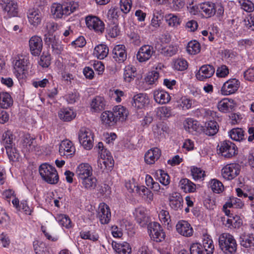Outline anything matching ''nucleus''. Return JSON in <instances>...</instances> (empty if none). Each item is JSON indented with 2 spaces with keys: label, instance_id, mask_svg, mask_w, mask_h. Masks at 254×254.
<instances>
[{
  "label": "nucleus",
  "instance_id": "obj_1",
  "mask_svg": "<svg viewBox=\"0 0 254 254\" xmlns=\"http://www.w3.org/2000/svg\"><path fill=\"white\" fill-rule=\"evenodd\" d=\"M77 7V4L72 2L53 3L51 6V12L55 18H62L73 13Z\"/></svg>",
  "mask_w": 254,
  "mask_h": 254
},
{
  "label": "nucleus",
  "instance_id": "obj_2",
  "mask_svg": "<svg viewBox=\"0 0 254 254\" xmlns=\"http://www.w3.org/2000/svg\"><path fill=\"white\" fill-rule=\"evenodd\" d=\"M220 249L226 254H234L237 250V244L234 237L229 233H223L219 237Z\"/></svg>",
  "mask_w": 254,
  "mask_h": 254
},
{
  "label": "nucleus",
  "instance_id": "obj_3",
  "mask_svg": "<svg viewBox=\"0 0 254 254\" xmlns=\"http://www.w3.org/2000/svg\"><path fill=\"white\" fill-rule=\"evenodd\" d=\"M39 173L42 178L50 184H56L59 181V176L55 168L52 166L44 163L40 165Z\"/></svg>",
  "mask_w": 254,
  "mask_h": 254
},
{
  "label": "nucleus",
  "instance_id": "obj_4",
  "mask_svg": "<svg viewBox=\"0 0 254 254\" xmlns=\"http://www.w3.org/2000/svg\"><path fill=\"white\" fill-rule=\"evenodd\" d=\"M29 57L26 55H18L13 61L14 73L17 78H21L28 70Z\"/></svg>",
  "mask_w": 254,
  "mask_h": 254
},
{
  "label": "nucleus",
  "instance_id": "obj_5",
  "mask_svg": "<svg viewBox=\"0 0 254 254\" xmlns=\"http://www.w3.org/2000/svg\"><path fill=\"white\" fill-rule=\"evenodd\" d=\"M78 139L80 143L87 149H91L93 146V134L92 131L86 127H81L78 132Z\"/></svg>",
  "mask_w": 254,
  "mask_h": 254
},
{
  "label": "nucleus",
  "instance_id": "obj_6",
  "mask_svg": "<svg viewBox=\"0 0 254 254\" xmlns=\"http://www.w3.org/2000/svg\"><path fill=\"white\" fill-rule=\"evenodd\" d=\"M148 232L154 241L160 242L165 240V234L161 226L157 222H152L147 225Z\"/></svg>",
  "mask_w": 254,
  "mask_h": 254
},
{
  "label": "nucleus",
  "instance_id": "obj_7",
  "mask_svg": "<svg viewBox=\"0 0 254 254\" xmlns=\"http://www.w3.org/2000/svg\"><path fill=\"white\" fill-rule=\"evenodd\" d=\"M85 23L87 27L90 30L101 34L105 31V24L98 17L89 15L85 17Z\"/></svg>",
  "mask_w": 254,
  "mask_h": 254
},
{
  "label": "nucleus",
  "instance_id": "obj_8",
  "mask_svg": "<svg viewBox=\"0 0 254 254\" xmlns=\"http://www.w3.org/2000/svg\"><path fill=\"white\" fill-rule=\"evenodd\" d=\"M219 150L222 156L225 158H230L237 154V148L236 145L229 140L220 142L218 145Z\"/></svg>",
  "mask_w": 254,
  "mask_h": 254
},
{
  "label": "nucleus",
  "instance_id": "obj_9",
  "mask_svg": "<svg viewBox=\"0 0 254 254\" xmlns=\"http://www.w3.org/2000/svg\"><path fill=\"white\" fill-rule=\"evenodd\" d=\"M241 166L237 163H231L225 166L221 170L222 176L227 180H232L240 173Z\"/></svg>",
  "mask_w": 254,
  "mask_h": 254
},
{
  "label": "nucleus",
  "instance_id": "obj_10",
  "mask_svg": "<svg viewBox=\"0 0 254 254\" xmlns=\"http://www.w3.org/2000/svg\"><path fill=\"white\" fill-rule=\"evenodd\" d=\"M155 53L153 47L149 45H144L141 46L136 54L137 60L140 62H145L148 61Z\"/></svg>",
  "mask_w": 254,
  "mask_h": 254
},
{
  "label": "nucleus",
  "instance_id": "obj_11",
  "mask_svg": "<svg viewBox=\"0 0 254 254\" xmlns=\"http://www.w3.org/2000/svg\"><path fill=\"white\" fill-rule=\"evenodd\" d=\"M240 86L238 80L233 78L225 82L221 88V93L224 95H228L235 93Z\"/></svg>",
  "mask_w": 254,
  "mask_h": 254
},
{
  "label": "nucleus",
  "instance_id": "obj_12",
  "mask_svg": "<svg viewBox=\"0 0 254 254\" xmlns=\"http://www.w3.org/2000/svg\"><path fill=\"white\" fill-rule=\"evenodd\" d=\"M215 72L214 67L210 64L202 65L195 74L196 78L200 81L211 77Z\"/></svg>",
  "mask_w": 254,
  "mask_h": 254
},
{
  "label": "nucleus",
  "instance_id": "obj_13",
  "mask_svg": "<svg viewBox=\"0 0 254 254\" xmlns=\"http://www.w3.org/2000/svg\"><path fill=\"white\" fill-rule=\"evenodd\" d=\"M97 217L102 224H108L111 220V214L109 206L103 203L99 205Z\"/></svg>",
  "mask_w": 254,
  "mask_h": 254
},
{
  "label": "nucleus",
  "instance_id": "obj_14",
  "mask_svg": "<svg viewBox=\"0 0 254 254\" xmlns=\"http://www.w3.org/2000/svg\"><path fill=\"white\" fill-rule=\"evenodd\" d=\"M31 53L35 56H39L42 50L43 42L41 38L38 36H32L29 41Z\"/></svg>",
  "mask_w": 254,
  "mask_h": 254
},
{
  "label": "nucleus",
  "instance_id": "obj_15",
  "mask_svg": "<svg viewBox=\"0 0 254 254\" xmlns=\"http://www.w3.org/2000/svg\"><path fill=\"white\" fill-rule=\"evenodd\" d=\"M75 148L71 141L66 139L63 140L59 146V153L61 156L71 157L74 153Z\"/></svg>",
  "mask_w": 254,
  "mask_h": 254
},
{
  "label": "nucleus",
  "instance_id": "obj_16",
  "mask_svg": "<svg viewBox=\"0 0 254 254\" xmlns=\"http://www.w3.org/2000/svg\"><path fill=\"white\" fill-rule=\"evenodd\" d=\"M176 230L180 235L189 237L192 235L193 230L190 224L185 220L179 221L176 226Z\"/></svg>",
  "mask_w": 254,
  "mask_h": 254
},
{
  "label": "nucleus",
  "instance_id": "obj_17",
  "mask_svg": "<svg viewBox=\"0 0 254 254\" xmlns=\"http://www.w3.org/2000/svg\"><path fill=\"white\" fill-rule=\"evenodd\" d=\"M76 174L80 181L93 175L92 167L88 163H81L77 166Z\"/></svg>",
  "mask_w": 254,
  "mask_h": 254
},
{
  "label": "nucleus",
  "instance_id": "obj_18",
  "mask_svg": "<svg viewBox=\"0 0 254 254\" xmlns=\"http://www.w3.org/2000/svg\"><path fill=\"white\" fill-rule=\"evenodd\" d=\"M1 4H4V10L9 17L17 16L18 12V6L15 0H1Z\"/></svg>",
  "mask_w": 254,
  "mask_h": 254
},
{
  "label": "nucleus",
  "instance_id": "obj_19",
  "mask_svg": "<svg viewBox=\"0 0 254 254\" xmlns=\"http://www.w3.org/2000/svg\"><path fill=\"white\" fill-rule=\"evenodd\" d=\"M97 147L101 150V155H103L105 157V158L102 159V163L105 167L109 170L111 169L114 166V161L111 155V153L104 148L103 143L102 142L98 143Z\"/></svg>",
  "mask_w": 254,
  "mask_h": 254
},
{
  "label": "nucleus",
  "instance_id": "obj_20",
  "mask_svg": "<svg viewBox=\"0 0 254 254\" xmlns=\"http://www.w3.org/2000/svg\"><path fill=\"white\" fill-rule=\"evenodd\" d=\"M27 17L30 24L34 27H37L41 23L42 15L39 9L32 8L28 10Z\"/></svg>",
  "mask_w": 254,
  "mask_h": 254
},
{
  "label": "nucleus",
  "instance_id": "obj_21",
  "mask_svg": "<svg viewBox=\"0 0 254 254\" xmlns=\"http://www.w3.org/2000/svg\"><path fill=\"white\" fill-rule=\"evenodd\" d=\"M112 54L114 60L119 63H123L127 59V54L123 45L116 46L112 51Z\"/></svg>",
  "mask_w": 254,
  "mask_h": 254
},
{
  "label": "nucleus",
  "instance_id": "obj_22",
  "mask_svg": "<svg viewBox=\"0 0 254 254\" xmlns=\"http://www.w3.org/2000/svg\"><path fill=\"white\" fill-rule=\"evenodd\" d=\"M169 205L175 210L181 209L183 206V198L178 192H173L169 196Z\"/></svg>",
  "mask_w": 254,
  "mask_h": 254
},
{
  "label": "nucleus",
  "instance_id": "obj_23",
  "mask_svg": "<svg viewBox=\"0 0 254 254\" xmlns=\"http://www.w3.org/2000/svg\"><path fill=\"white\" fill-rule=\"evenodd\" d=\"M235 105L236 104L233 99L224 98L218 102L217 108L221 112L228 113L232 111Z\"/></svg>",
  "mask_w": 254,
  "mask_h": 254
},
{
  "label": "nucleus",
  "instance_id": "obj_24",
  "mask_svg": "<svg viewBox=\"0 0 254 254\" xmlns=\"http://www.w3.org/2000/svg\"><path fill=\"white\" fill-rule=\"evenodd\" d=\"M21 144L26 151H33L36 149L37 144L35 139L31 137L29 134H26L23 136Z\"/></svg>",
  "mask_w": 254,
  "mask_h": 254
},
{
  "label": "nucleus",
  "instance_id": "obj_25",
  "mask_svg": "<svg viewBox=\"0 0 254 254\" xmlns=\"http://www.w3.org/2000/svg\"><path fill=\"white\" fill-rule=\"evenodd\" d=\"M149 102L148 97L146 94L139 93L133 96L132 105L138 109H142Z\"/></svg>",
  "mask_w": 254,
  "mask_h": 254
},
{
  "label": "nucleus",
  "instance_id": "obj_26",
  "mask_svg": "<svg viewBox=\"0 0 254 254\" xmlns=\"http://www.w3.org/2000/svg\"><path fill=\"white\" fill-rule=\"evenodd\" d=\"M161 155V150L157 148L149 150L145 154L144 160L146 163L152 164L155 163Z\"/></svg>",
  "mask_w": 254,
  "mask_h": 254
},
{
  "label": "nucleus",
  "instance_id": "obj_27",
  "mask_svg": "<svg viewBox=\"0 0 254 254\" xmlns=\"http://www.w3.org/2000/svg\"><path fill=\"white\" fill-rule=\"evenodd\" d=\"M154 99L160 104L168 103L171 100L169 93L163 90H156L153 93Z\"/></svg>",
  "mask_w": 254,
  "mask_h": 254
},
{
  "label": "nucleus",
  "instance_id": "obj_28",
  "mask_svg": "<svg viewBox=\"0 0 254 254\" xmlns=\"http://www.w3.org/2000/svg\"><path fill=\"white\" fill-rule=\"evenodd\" d=\"M134 214L137 222L141 227H145L148 225L149 218L145 214L143 208H138L136 209Z\"/></svg>",
  "mask_w": 254,
  "mask_h": 254
},
{
  "label": "nucleus",
  "instance_id": "obj_29",
  "mask_svg": "<svg viewBox=\"0 0 254 254\" xmlns=\"http://www.w3.org/2000/svg\"><path fill=\"white\" fill-rule=\"evenodd\" d=\"M179 187L186 193L194 192L196 190V185L190 180L184 178L180 181Z\"/></svg>",
  "mask_w": 254,
  "mask_h": 254
},
{
  "label": "nucleus",
  "instance_id": "obj_30",
  "mask_svg": "<svg viewBox=\"0 0 254 254\" xmlns=\"http://www.w3.org/2000/svg\"><path fill=\"white\" fill-rule=\"evenodd\" d=\"M184 127L186 130L190 132L193 131L198 132L201 130V127L199 126L198 122L191 118H188L185 120Z\"/></svg>",
  "mask_w": 254,
  "mask_h": 254
},
{
  "label": "nucleus",
  "instance_id": "obj_31",
  "mask_svg": "<svg viewBox=\"0 0 254 254\" xmlns=\"http://www.w3.org/2000/svg\"><path fill=\"white\" fill-rule=\"evenodd\" d=\"M113 113L116 122L118 121H124L126 119L128 114L127 110L124 107L120 105L114 108Z\"/></svg>",
  "mask_w": 254,
  "mask_h": 254
},
{
  "label": "nucleus",
  "instance_id": "obj_32",
  "mask_svg": "<svg viewBox=\"0 0 254 254\" xmlns=\"http://www.w3.org/2000/svg\"><path fill=\"white\" fill-rule=\"evenodd\" d=\"M113 247L119 254H130L131 248L128 243L124 242L118 243L115 242L112 244Z\"/></svg>",
  "mask_w": 254,
  "mask_h": 254
},
{
  "label": "nucleus",
  "instance_id": "obj_33",
  "mask_svg": "<svg viewBox=\"0 0 254 254\" xmlns=\"http://www.w3.org/2000/svg\"><path fill=\"white\" fill-rule=\"evenodd\" d=\"M219 126L217 123L214 121H210L205 123L203 130L204 133L208 136H213L218 131Z\"/></svg>",
  "mask_w": 254,
  "mask_h": 254
},
{
  "label": "nucleus",
  "instance_id": "obj_34",
  "mask_svg": "<svg viewBox=\"0 0 254 254\" xmlns=\"http://www.w3.org/2000/svg\"><path fill=\"white\" fill-rule=\"evenodd\" d=\"M215 3L210 1L202 2L199 5L201 11L208 17H211L215 14Z\"/></svg>",
  "mask_w": 254,
  "mask_h": 254
},
{
  "label": "nucleus",
  "instance_id": "obj_35",
  "mask_svg": "<svg viewBox=\"0 0 254 254\" xmlns=\"http://www.w3.org/2000/svg\"><path fill=\"white\" fill-rule=\"evenodd\" d=\"M90 105L93 112H97L102 111L105 106L104 99L102 97L97 96L93 99Z\"/></svg>",
  "mask_w": 254,
  "mask_h": 254
},
{
  "label": "nucleus",
  "instance_id": "obj_36",
  "mask_svg": "<svg viewBox=\"0 0 254 254\" xmlns=\"http://www.w3.org/2000/svg\"><path fill=\"white\" fill-rule=\"evenodd\" d=\"M168 129V127L163 123L156 124L152 127V130L154 136L158 138L164 137V133L167 132Z\"/></svg>",
  "mask_w": 254,
  "mask_h": 254
},
{
  "label": "nucleus",
  "instance_id": "obj_37",
  "mask_svg": "<svg viewBox=\"0 0 254 254\" xmlns=\"http://www.w3.org/2000/svg\"><path fill=\"white\" fill-rule=\"evenodd\" d=\"M13 104V100L10 95L7 92L0 93V107L7 109Z\"/></svg>",
  "mask_w": 254,
  "mask_h": 254
},
{
  "label": "nucleus",
  "instance_id": "obj_38",
  "mask_svg": "<svg viewBox=\"0 0 254 254\" xmlns=\"http://www.w3.org/2000/svg\"><path fill=\"white\" fill-rule=\"evenodd\" d=\"M108 53V47L104 44H100L95 47L93 55L98 59L102 60L107 56Z\"/></svg>",
  "mask_w": 254,
  "mask_h": 254
},
{
  "label": "nucleus",
  "instance_id": "obj_39",
  "mask_svg": "<svg viewBox=\"0 0 254 254\" xmlns=\"http://www.w3.org/2000/svg\"><path fill=\"white\" fill-rule=\"evenodd\" d=\"M2 143L5 145V148L6 150V153L9 157V159L13 160L12 156L11 154V151L12 150V140L13 137L12 135L8 133H5L2 136Z\"/></svg>",
  "mask_w": 254,
  "mask_h": 254
},
{
  "label": "nucleus",
  "instance_id": "obj_40",
  "mask_svg": "<svg viewBox=\"0 0 254 254\" xmlns=\"http://www.w3.org/2000/svg\"><path fill=\"white\" fill-rule=\"evenodd\" d=\"M81 183L85 189L92 190L95 189L97 185V179L93 175L81 180Z\"/></svg>",
  "mask_w": 254,
  "mask_h": 254
},
{
  "label": "nucleus",
  "instance_id": "obj_41",
  "mask_svg": "<svg viewBox=\"0 0 254 254\" xmlns=\"http://www.w3.org/2000/svg\"><path fill=\"white\" fill-rule=\"evenodd\" d=\"M165 18L168 26L174 29H176L180 26L182 22L180 18L172 13L166 15Z\"/></svg>",
  "mask_w": 254,
  "mask_h": 254
},
{
  "label": "nucleus",
  "instance_id": "obj_42",
  "mask_svg": "<svg viewBox=\"0 0 254 254\" xmlns=\"http://www.w3.org/2000/svg\"><path fill=\"white\" fill-rule=\"evenodd\" d=\"M203 249H204L207 254H212L214 250V246L213 241L208 235H203Z\"/></svg>",
  "mask_w": 254,
  "mask_h": 254
},
{
  "label": "nucleus",
  "instance_id": "obj_43",
  "mask_svg": "<svg viewBox=\"0 0 254 254\" xmlns=\"http://www.w3.org/2000/svg\"><path fill=\"white\" fill-rule=\"evenodd\" d=\"M101 119L103 124L108 126H112L117 122L113 112L107 111L103 112L101 116Z\"/></svg>",
  "mask_w": 254,
  "mask_h": 254
},
{
  "label": "nucleus",
  "instance_id": "obj_44",
  "mask_svg": "<svg viewBox=\"0 0 254 254\" xmlns=\"http://www.w3.org/2000/svg\"><path fill=\"white\" fill-rule=\"evenodd\" d=\"M240 244L245 248L254 246V235L253 234H243L240 237Z\"/></svg>",
  "mask_w": 254,
  "mask_h": 254
},
{
  "label": "nucleus",
  "instance_id": "obj_45",
  "mask_svg": "<svg viewBox=\"0 0 254 254\" xmlns=\"http://www.w3.org/2000/svg\"><path fill=\"white\" fill-rule=\"evenodd\" d=\"M59 117L60 119L64 122H69L75 118V114L71 109H63L59 112Z\"/></svg>",
  "mask_w": 254,
  "mask_h": 254
},
{
  "label": "nucleus",
  "instance_id": "obj_46",
  "mask_svg": "<svg viewBox=\"0 0 254 254\" xmlns=\"http://www.w3.org/2000/svg\"><path fill=\"white\" fill-rule=\"evenodd\" d=\"M136 68L132 65H127L124 68V77L126 81L130 82L136 74Z\"/></svg>",
  "mask_w": 254,
  "mask_h": 254
},
{
  "label": "nucleus",
  "instance_id": "obj_47",
  "mask_svg": "<svg viewBox=\"0 0 254 254\" xmlns=\"http://www.w3.org/2000/svg\"><path fill=\"white\" fill-rule=\"evenodd\" d=\"M56 219L62 227L68 229L71 227L72 223L68 215L63 214H57Z\"/></svg>",
  "mask_w": 254,
  "mask_h": 254
},
{
  "label": "nucleus",
  "instance_id": "obj_48",
  "mask_svg": "<svg viewBox=\"0 0 254 254\" xmlns=\"http://www.w3.org/2000/svg\"><path fill=\"white\" fill-rule=\"evenodd\" d=\"M231 138L237 141H241L245 139L244 131L241 128H233L229 132Z\"/></svg>",
  "mask_w": 254,
  "mask_h": 254
},
{
  "label": "nucleus",
  "instance_id": "obj_49",
  "mask_svg": "<svg viewBox=\"0 0 254 254\" xmlns=\"http://www.w3.org/2000/svg\"><path fill=\"white\" fill-rule=\"evenodd\" d=\"M242 221L239 217L236 215L235 216H230L226 220L225 225L229 228H238L242 225Z\"/></svg>",
  "mask_w": 254,
  "mask_h": 254
},
{
  "label": "nucleus",
  "instance_id": "obj_50",
  "mask_svg": "<svg viewBox=\"0 0 254 254\" xmlns=\"http://www.w3.org/2000/svg\"><path fill=\"white\" fill-rule=\"evenodd\" d=\"M200 50V44L197 41H191L188 44L187 51L189 54L195 55L198 53Z\"/></svg>",
  "mask_w": 254,
  "mask_h": 254
},
{
  "label": "nucleus",
  "instance_id": "obj_51",
  "mask_svg": "<svg viewBox=\"0 0 254 254\" xmlns=\"http://www.w3.org/2000/svg\"><path fill=\"white\" fill-rule=\"evenodd\" d=\"M244 205L243 201L238 198L231 196L226 202V206L229 208H242Z\"/></svg>",
  "mask_w": 254,
  "mask_h": 254
},
{
  "label": "nucleus",
  "instance_id": "obj_52",
  "mask_svg": "<svg viewBox=\"0 0 254 254\" xmlns=\"http://www.w3.org/2000/svg\"><path fill=\"white\" fill-rule=\"evenodd\" d=\"M33 248L36 254H51L45 244L38 241L33 242Z\"/></svg>",
  "mask_w": 254,
  "mask_h": 254
},
{
  "label": "nucleus",
  "instance_id": "obj_53",
  "mask_svg": "<svg viewBox=\"0 0 254 254\" xmlns=\"http://www.w3.org/2000/svg\"><path fill=\"white\" fill-rule=\"evenodd\" d=\"M136 192L142 196L146 197L149 201H152L153 199V193L145 186H142L136 188Z\"/></svg>",
  "mask_w": 254,
  "mask_h": 254
},
{
  "label": "nucleus",
  "instance_id": "obj_54",
  "mask_svg": "<svg viewBox=\"0 0 254 254\" xmlns=\"http://www.w3.org/2000/svg\"><path fill=\"white\" fill-rule=\"evenodd\" d=\"M108 34L110 37L115 38L119 35L120 30L117 22H111L107 29Z\"/></svg>",
  "mask_w": 254,
  "mask_h": 254
},
{
  "label": "nucleus",
  "instance_id": "obj_55",
  "mask_svg": "<svg viewBox=\"0 0 254 254\" xmlns=\"http://www.w3.org/2000/svg\"><path fill=\"white\" fill-rule=\"evenodd\" d=\"M210 186L212 190L215 193H219L224 190L222 183L217 179H213L210 183Z\"/></svg>",
  "mask_w": 254,
  "mask_h": 254
},
{
  "label": "nucleus",
  "instance_id": "obj_56",
  "mask_svg": "<svg viewBox=\"0 0 254 254\" xmlns=\"http://www.w3.org/2000/svg\"><path fill=\"white\" fill-rule=\"evenodd\" d=\"M119 9L116 7H112L108 11L107 18L111 22H117L119 17Z\"/></svg>",
  "mask_w": 254,
  "mask_h": 254
},
{
  "label": "nucleus",
  "instance_id": "obj_57",
  "mask_svg": "<svg viewBox=\"0 0 254 254\" xmlns=\"http://www.w3.org/2000/svg\"><path fill=\"white\" fill-rule=\"evenodd\" d=\"M188 66L187 61L184 59H177L174 61V67L178 70H186Z\"/></svg>",
  "mask_w": 254,
  "mask_h": 254
},
{
  "label": "nucleus",
  "instance_id": "obj_58",
  "mask_svg": "<svg viewBox=\"0 0 254 254\" xmlns=\"http://www.w3.org/2000/svg\"><path fill=\"white\" fill-rule=\"evenodd\" d=\"M178 48L177 46L170 45L162 49L161 53L167 57H171L177 53Z\"/></svg>",
  "mask_w": 254,
  "mask_h": 254
},
{
  "label": "nucleus",
  "instance_id": "obj_59",
  "mask_svg": "<svg viewBox=\"0 0 254 254\" xmlns=\"http://www.w3.org/2000/svg\"><path fill=\"white\" fill-rule=\"evenodd\" d=\"M239 3L241 8L248 12H252L254 10V4L249 0H239Z\"/></svg>",
  "mask_w": 254,
  "mask_h": 254
},
{
  "label": "nucleus",
  "instance_id": "obj_60",
  "mask_svg": "<svg viewBox=\"0 0 254 254\" xmlns=\"http://www.w3.org/2000/svg\"><path fill=\"white\" fill-rule=\"evenodd\" d=\"M160 220L165 225H168L171 221L170 216L168 211L161 210L158 214Z\"/></svg>",
  "mask_w": 254,
  "mask_h": 254
},
{
  "label": "nucleus",
  "instance_id": "obj_61",
  "mask_svg": "<svg viewBox=\"0 0 254 254\" xmlns=\"http://www.w3.org/2000/svg\"><path fill=\"white\" fill-rule=\"evenodd\" d=\"M39 64L43 67H48L51 64V56L48 54H43L38 62Z\"/></svg>",
  "mask_w": 254,
  "mask_h": 254
},
{
  "label": "nucleus",
  "instance_id": "obj_62",
  "mask_svg": "<svg viewBox=\"0 0 254 254\" xmlns=\"http://www.w3.org/2000/svg\"><path fill=\"white\" fill-rule=\"evenodd\" d=\"M131 5V0H120V8L124 13H127L129 12Z\"/></svg>",
  "mask_w": 254,
  "mask_h": 254
},
{
  "label": "nucleus",
  "instance_id": "obj_63",
  "mask_svg": "<svg viewBox=\"0 0 254 254\" xmlns=\"http://www.w3.org/2000/svg\"><path fill=\"white\" fill-rule=\"evenodd\" d=\"M158 78L159 73L157 71H153L148 73L145 78V81L148 84L152 85L155 83Z\"/></svg>",
  "mask_w": 254,
  "mask_h": 254
},
{
  "label": "nucleus",
  "instance_id": "obj_64",
  "mask_svg": "<svg viewBox=\"0 0 254 254\" xmlns=\"http://www.w3.org/2000/svg\"><path fill=\"white\" fill-rule=\"evenodd\" d=\"M190 251V254H204L202 246L199 243L192 244Z\"/></svg>",
  "mask_w": 254,
  "mask_h": 254
}]
</instances>
